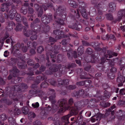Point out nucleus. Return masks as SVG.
Masks as SVG:
<instances>
[{
  "instance_id": "obj_9",
  "label": "nucleus",
  "mask_w": 125,
  "mask_h": 125,
  "mask_svg": "<svg viewBox=\"0 0 125 125\" xmlns=\"http://www.w3.org/2000/svg\"><path fill=\"white\" fill-rule=\"evenodd\" d=\"M68 3L71 6L74 8H76L77 6V3L73 0H69L68 1Z\"/></svg>"
},
{
  "instance_id": "obj_28",
  "label": "nucleus",
  "mask_w": 125,
  "mask_h": 125,
  "mask_svg": "<svg viewBox=\"0 0 125 125\" xmlns=\"http://www.w3.org/2000/svg\"><path fill=\"white\" fill-rule=\"evenodd\" d=\"M77 13L76 17L77 19L76 20V21L77 22H78L79 21H81V19L80 18V16L79 14V12L78 11H77Z\"/></svg>"
},
{
  "instance_id": "obj_1",
  "label": "nucleus",
  "mask_w": 125,
  "mask_h": 125,
  "mask_svg": "<svg viewBox=\"0 0 125 125\" xmlns=\"http://www.w3.org/2000/svg\"><path fill=\"white\" fill-rule=\"evenodd\" d=\"M67 101L65 99H62L60 102L59 105H57L56 104H52V109L53 110H56L58 109L59 106L60 112L62 113L66 110H69L71 111L70 112V114H68L67 115L63 116L62 118V119L63 121L65 122L66 124L69 123V118L73 115H76L78 112L79 109L76 107H70L67 104Z\"/></svg>"
},
{
  "instance_id": "obj_45",
  "label": "nucleus",
  "mask_w": 125,
  "mask_h": 125,
  "mask_svg": "<svg viewBox=\"0 0 125 125\" xmlns=\"http://www.w3.org/2000/svg\"><path fill=\"white\" fill-rule=\"evenodd\" d=\"M120 30L122 31H125V25H123L121 26L120 28Z\"/></svg>"
},
{
  "instance_id": "obj_61",
  "label": "nucleus",
  "mask_w": 125,
  "mask_h": 125,
  "mask_svg": "<svg viewBox=\"0 0 125 125\" xmlns=\"http://www.w3.org/2000/svg\"><path fill=\"white\" fill-rule=\"evenodd\" d=\"M30 61V60H29L27 62L28 64V65H32V62L31 61V63H29V61Z\"/></svg>"
},
{
  "instance_id": "obj_53",
  "label": "nucleus",
  "mask_w": 125,
  "mask_h": 125,
  "mask_svg": "<svg viewBox=\"0 0 125 125\" xmlns=\"http://www.w3.org/2000/svg\"><path fill=\"white\" fill-rule=\"evenodd\" d=\"M30 53L32 54H34L35 53V51L34 49H32L30 51Z\"/></svg>"
},
{
  "instance_id": "obj_46",
  "label": "nucleus",
  "mask_w": 125,
  "mask_h": 125,
  "mask_svg": "<svg viewBox=\"0 0 125 125\" xmlns=\"http://www.w3.org/2000/svg\"><path fill=\"white\" fill-rule=\"evenodd\" d=\"M9 53V52H8V51H6L4 52V55L5 57H7L8 56Z\"/></svg>"
},
{
  "instance_id": "obj_10",
  "label": "nucleus",
  "mask_w": 125,
  "mask_h": 125,
  "mask_svg": "<svg viewBox=\"0 0 125 125\" xmlns=\"http://www.w3.org/2000/svg\"><path fill=\"white\" fill-rule=\"evenodd\" d=\"M13 22L12 21L9 22L8 25L6 27V30L8 31H11L13 29Z\"/></svg>"
},
{
  "instance_id": "obj_21",
  "label": "nucleus",
  "mask_w": 125,
  "mask_h": 125,
  "mask_svg": "<svg viewBox=\"0 0 125 125\" xmlns=\"http://www.w3.org/2000/svg\"><path fill=\"white\" fill-rule=\"evenodd\" d=\"M102 116V114H99L98 116V117H97V118L96 119H95L94 118H93L92 117L91 118V121L92 122H94L95 120H98L99 121L100 120L101 118V116Z\"/></svg>"
},
{
  "instance_id": "obj_47",
  "label": "nucleus",
  "mask_w": 125,
  "mask_h": 125,
  "mask_svg": "<svg viewBox=\"0 0 125 125\" xmlns=\"http://www.w3.org/2000/svg\"><path fill=\"white\" fill-rule=\"evenodd\" d=\"M29 115V116L30 115V116L33 118H34L35 117V114L34 113H30V114Z\"/></svg>"
},
{
  "instance_id": "obj_54",
  "label": "nucleus",
  "mask_w": 125,
  "mask_h": 125,
  "mask_svg": "<svg viewBox=\"0 0 125 125\" xmlns=\"http://www.w3.org/2000/svg\"><path fill=\"white\" fill-rule=\"evenodd\" d=\"M95 50L97 51H99L101 50V48L98 47H96L95 48Z\"/></svg>"
},
{
  "instance_id": "obj_15",
  "label": "nucleus",
  "mask_w": 125,
  "mask_h": 125,
  "mask_svg": "<svg viewBox=\"0 0 125 125\" xmlns=\"http://www.w3.org/2000/svg\"><path fill=\"white\" fill-rule=\"evenodd\" d=\"M54 90L53 89L51 90L50 91L51 93L52 92H53L52 93V96H51L49 97V98L50 100L51 101H52L55 98V92H54Z\"/></svg>"
},
{
  "instance_id": "obj_38",
  "label": "nucleus",
  "mask_w": 125,
  "mask_h": 125,
  "mask_svg": "<svg viewBox=\"0 0 125 125\" xmlns=\"http://www.w3.org/2000/svg\"><path fill=\"white\" fill-rule=\"evenodd\" d=\"M10 42H11V43L13 42L12 40L11 39V37L8 39H7L6 41V42L7 43H10Z\"/></svg>"
},
{
  "instance_id": "obj_62",
  "label": "nucleus",
  "mask_w": 125,
  "mask_h": 125,
  "mask_svg": "<svg viewBox=\"0 0 125 125\" xmlns=\"http://www.w3.org/2000/svg\"><path fill=\"white\" fill-rule=\"evenodd\" d=\"M90 30V28L88 27H86L85 28V30L86 31H89Z\"/></svg>"
},
{
  "instance_id": "obj_50",
  "label": "nucleus",
  "mask_w": 125,
  "mask_h": 125,
  "mask_svg": "<svg viewBox=\"0 0 125 125\" xmlns=\"http://www.w3.org/2000/svg\"><path fill=\"white\" fill-rule=\"evenodd\" d=\"M116 69L115 68H112L110 70V71L112 72H115L116 71Z\"/></svg>"
},
{
  "instance_id": "obj_56",
  "label": "nucleus",
  "mask_w": 125,
  "mask_h": 125,
  "mask_svg": "<svg viewBox=\"0 0 125 125\" xmlns=\"http://www.w3.org/2000/svg\"><path fill=\"white\" fill-rule=\"evenodd\" d=\"M76 63L78 64L79 65H81V62L80 61L76 60Z\"/></svg>"
},
{
  "instance_id": "obj_49",
  "label": "nucleus",
  "mask_w": 125,
  "mask_h": 125,
  "mask_svg": "<svg viewBox=\"0 0 125 125\" xmlns=\"http://www.w3.org/2000/svg\"><path fill=\"white\" fill-rule=\"evenodd\" d=\"M73 103V100L72 98H70L69 101V103L70 105H71Z\"/></svg>"
},
{
  "instance_id": "obj_18",
  "label": "nucleus",
  "mask_w": 125,
  "mask_h": 125,
  "mask_svg": "<svg viewBox=\"0 0 125 125\" xmlns=\"http://www.w3.org/2000/svg\"><path fill=\"white\" fill-rule=\"evenodd\" d=\"M34 12V10L32 8L29 7L27 10V12L28 14H32Z\"/></svg>"
},
{
  "instance_id": "obj_13",
  "label": "nucleus",
  "mask_w": 125,
  "mask_h": 125,
  "mask_svg": "<svg viewBox=\"0 0 125 125\" xmlns=\"http://www.w3.org/2000/svg\"><path fill=\"white\" fill-rule=\"evenodd\" d=\"M105 16L107 19L108 20H112L113 19V17L111 14L107 13L106 14Z\"/></svg>"
},
{
  "instance_id": "obj_19",
  "label": "nucleus",
  "mask_w": 125,
  "mask_h": 125,
  "mask_svg": "<svg viewBox=\"0 0 125 125\" xmlns=\"http://www.w3.org/2000/svg\"><path fill=\"white\" fill-rule=\"evenodd\" d=\"M22 110L24 114L25 115L27 114L28 112V108L26 107H23L22 108Z\"/></svg>"
},
{
  "instance_id": "obj_4",
  "label": "nucleus",
  "mask_w": 125,
  "mask_h": 125,
  "mask_svg": "<svg viewBox=\"0 0 125 125\" xmlns=\"http://www.w3.org/2000/svg\"><path fill=\"white\" fill-rule=\"evenodd\" d=\"M17 11L14 8H12L9 11L8 15L9 18L11 19H13Z\"/></svg>"
},
{
  "instance_id": "obj_44",
  "label": "nucleus",
  "mask_w": 125,
  "mask_h": 125,
  "mask_svg": "<svg viewBox=\"0 0 125 125\" xmlns=\"http://www.w3.org/2000/svg\"><path fill=\"white\" fill-rule=\"evenodd\" d=\"M40 21L39 19L38 18H37L34 20V21L33 22V24H34L37 23H38Z\"/></svg>"
},
{
  "instance_id": "obj_43",
  "label": "nucleus",
  "mask_w": 125,
  "mask_h": 125,
  "mask_svg": "<svg viewBox=\"0 0 125 125\" xmlns=\"http://www.w3.org/2000/svg\"><path fill=\"white\" fill-rule=\"evenodd\" d=\"M1 118L2 120H3L6 119L7 117L4 114H3L1 116Z\"/></svg>"
},
{
  "instance_id": "obj_30",
  "label": "nucleus",
  "mask_w": 125,
  "mask_h": 125,
  "mask_svg": "<svg viewBox=\"0 0 125 125\" xmlns=\"http://www.w3.org/2000/svg\"><path fill=\"white\" fill-rule=\"evenodd\" d=\"M15 113L16 114L18 115L21 113L20 110L18 108H16L14 110Z\"/></svg>"
},
{
  "instance_id": "obj_7",
  "label": "nucleus",
  "mask_w": 125,
  "mask_h": 125,
  "mask_svg": "<svg viewBox=\"0 0 125 125\" xmlns=\"http://www.w3.org/2000/svg\"><path fill=\"white\" fill-rule=\"evenodd\" d=\"M116 6L115 3L113 2L110 3L109 4L108 8L109 11L112 12L115 11V9Z\"/></svg>"
},
{
  "instance_id": "obj_3",
  "label": "nucleus",
  "mask_w": 125,
  "mask_h": 125,
  "mask_svg": "<svg viewBox=\"0 0 125 125\" xmlns=\"http://www.w3.org/2000/svg\"><path fill=\"white\" fill-rule=\"evenodd\" d=\"M25 35L27 37H29L30 36V34H31V36L30 37L31 39L33 40H36L37 39V36L35 35L36 32H25Z\"/></svg>"
},
{
  "instance_id": "obj_31",
  "label": "nucleus",
  "mask_w": 125,
  "mask_h": 125,
  "mask_svg": "<svg viewBox=\"0 0 125 125\" xmlns=\"http://www.w3.org/2000/svg\"><path fill=\"white\" fill-rule=\"evenodd\" d=\"M43 51V49L42 46L39 47L37 50V51L39 53H41Z\"/></svg>"
},
{
  "instance_id": "obj_57",
  "label": "nucleus",
  "mask_w": 125,
  "mask_h": 125,
  "mask_svg": "<svg viewBox=\"0 0 125 125\" xmlns=\"http://www.w3.org/2000/svg\"><path fill=\"white\" fill-rule=\"evenodd\" d=\"M51 83L52 85H54L55 84L56 82L54 81H52L51 82Z\"/></svg>"
},
{
  "instance_id": "obj_20",
  "label": "nucleus",
  "mask_w": 125,
  "mask_h": 125,
  "mask_svg": "<svg viewBox=\"0 0 125 125\" xmlns=\"http://www.w3.org/2000/svg\"><path fill=\"white\" fill-rule=\"evenodd\" d=\"M22 21L24 24L26 28H28V25L27 23V19L24 17H23L22 18Z\"/></svg>"
},
{
  "instance_id": "obj_8",
  "label": "nucleus",
  "mask_w": 125,
  "mask_h": 125,
  "mask_svg": "<svg viewBox=\"0 0 125 125\" xmlns=\"http://www.w3.org/2000/svg\"><path fill=\"white\" fill-rule=\"evenodd\" d=\"M59 17V18H57V17H56V18H54L55 19H56L55 20V21L57 24L59 25H63L64 24L63 20L61 19L60 18H61L62 19L63 18H62V17Z\"/></svg>"
},
{
  "instance_id": "obj_39",
  "label": "nucleus",
  "mask_w": 125,
  "mask_h": 125,
  "mask_svg": "<svg viewBox=\"0 0 125 125\" xmlns=\"http://www.w3.org/2000/svg\"><path fill=\"white\" fill-rule=\"evenodd\" d=\"M82 16L83 17L85 18H87V13L86 12H84L81 13Z\"/></svg>"
},
{
  "instance_id": "obj_35",
  "label": "nucleus",
  "mask_w": 125,
  "mask_h": 125,
  "mask_svg": "<svg viewBox=\"0 0 125 125\" xmlns=\"http://www.w3.org/2000/svg\"><path fill=\"white\" fill-rule=\"evenodd\" d=\"M40 10L39 11V12L38 13V17H41L42 15L43 14V10L42 9L41 7H40Z\"/></svg>"
},
{
  "instance_id": "obj_60",
  "label": "nucleus",
  "mask_w": 125,
  "mask_h": 125,
  "mask_svg": "<svg viewBox=\"0 0 125 125\" xmlns=\"http://www.w3.org/2000/svg\"><path fill=\"white\" fill-rule=\"evenodd\" d=\"M95 18L96 20H99V19H101L102 18V17L100 16H98L96 17Z\"/></svg>"
},
{
  "instance_id": "obj_36",
  "label": "nucleus",
  "mask_w": 125,
  "mask_h": 125,
  "mask_svg": "<svg viewBox=\"0 0 125 125\" xmlns=\"http://www.w3.org/2000/svg\"><path fill=\"white\" fill-rule=\"evenodd\" d=\"M40 10L39 11V12L38 13V17H41L42 15L43 14V10L42 9L41 7H40Z\"/></svg>"
},
{
  "instance_id": "obj_6",
  "label": "nucleus",
  "mask_w": 125,
  "mask_h": 125,
  "mask_svg": "<svg viewBox=\"0 0 125 125\" xmlns=\"http://www.w3.org/2000/svg\"><path fill=\"white\" fill-rule=\"evenodd\" d=\"M107 54L105 56V57L106 58V59L107 60L108 59V58H110L112 57V55L115 56H117V53H113L112 52L110 51H107Z\"/></svg>"
},
{
  "instance_id": "obj_40",
  "label": "nucleus",
  "mask_w": 125,
  "mask_h": 125,
  "mask_svg": "<svg viewBox=\"0 0 125 125\" xmlns=\"http://www.w3.org/2000/svg\"><path fill=\"white\" fill-rule=\"evenodd\" d=\"M87 52L89 54H91L93 52L92 50L90 48H88L87 50Z\"/></svg>"
},
{
  "instance_id": "obj_26",
  "label": "nucleus",
  "mask_w": 125,
  "mask_h": 125,
  "mask_svg": "<svg viewBox=\"0 0 125 125\" xmlns=\"http://www.w3.org/2000/svg\"><path fill=\"white\" fill-rule=\"evenodd\" d=\"M21 19V18L20 14H17L15 17V20L17 21H20Z\"/></svg>"
},
{
  "instance_id": "obj_29",
  "label": "nucleus",
  "mask_w": 125,
  "mask_h": 125,
  "mask_svg": "<svg viewBox=\"0 0 125 125\" xmlns=\"http://www.w3.org/2000/svg\"><path fill=\"white\" fill-rule=\"evenodd\" d=\"M5 21V19L3 16L2 14L0 13V22H3Z\"/></svg>"
},
{
  "instance_id": "obj_11",
  "label": "nucleus",
  "mask_w": 125,
  "mask_h": 125,
  "mask_svg": "<svg viewBox=\"0 0 125 125\" xmlns=\"http://www.w3.org/2000/svg\"><path fill=\"white\" fill-rule=\"evenodd\" d=\"M23 26L22 24L20 23H18L15 28V30L16 31H21L22 29Z\"/></svg>"
},
{
  "instance_id": "obj_55",
  "label": "nucleus",
  "mask_w": 125,
  "mask_h": 125,
  "mask_svg": "<svg viewBox=\"0 0 125 125\" xmlns=\"http://www.w3.org/2000/svg\"><path fill=\"white\" fill-rule=\"evenodd\" d=\"M55 53V54L54 53L53 54L54 55H52V54H52V53L51 54H50V56H51V58H55V57L56 56Z\"/></svg>"
},
{
  "instance_id": "obj_52",
  "label": "nucleus",
  "mask_w": 125,
  "mask_h": 125,
  "mask_svg": "<svg viewBox=\"0 0 125 125\" xmlns=\"http://www.w3.org/2000/svg\"><path fill=\"white\" fill-rule=\"evenodd\" d=\"M76 88V86L75 85H71L70 86V89H75Z\"/></svg>"
},
{
  "instance_id": "obj_2",
  "label": "nucleus",
  "mask_w": 125,
  "mask_h": 125,
  "mask_svg": "<svg viewBox=\"0 0 125 125\" xmlns=\"http://www.w3.org/2000/svg\"><path fill=\"white\" fill-rule=\"evenodd\" d=\"M55 15L54 16V18H59V17H62L63 18H65L66 17V14L64 8L62 6L59 7L56 9Z\"/></svg>"
},
{
  "instance_id": "obj_58",
  "label": "nucleus",
  "mask_w": 125,
  "mask_h": 125,
  "mask_svg": "<svg viewBox=\"0 0 125 125\" xmlns=\"http://www.w3.org/2000/svg\"><path fill=\"white\" fill-rule=\"evenodd\" d=\"M83 45H88L87 42H86L83 41Z\"/></svg>"
},
{
  "instance_id": "obj_24",
  "label": "nucleus",
  "mask_w": 125,
  "mask_h": 125,
  "mask_svg": "<svg viewBox=\"0 0 125 125\" xmlns=\"http://www.w3.org/2000/svg\"><path fill=\"white\" fill-rule=\"evenodd\" d=\"M82 5L83 6H82L79 8V10L81 13L86 11L84 5H83V4H82Z\"/></svg>"
},
{
  "instance_id": "obj_14",
  "label": "nucleus",
  "mask_w": 125,
  "mask_h": 125,
  "mask_svg": "<svg viewBox=\"0 0 125 125\" xmlns=\"http://www.w3.org/2000/svg\"><path fill=\"white\" fill-rule=\"evenodd\" d=\"M70 28H72L73 29H77V28H80L81 26L80 25H78L76 23H75L74 25L72 26H69Z\"/></svg>"
},
{
  "instance_id": "obj_23",
  "label": "nucleus",
  "mask_w": 125,
  "mask_h": 125,
  "mask_svg": "<svg viewBox=\"0 0 125 125\" xmlns=\"http://www.w3.org/2000/svg\"><path fill=\"white\" fill-rule=\"evenodd\" d=\"M42 21L43 23L45 24H47V20H46V16L44 15L42 16L41 18Z\"/></svg>"
},
{
  "instance_id": "obj_64",
  "label": "nucleus",
  "mask_w": 125,
  "mask_h": 125,
  "mask_svg": "<svg viewBox=\"0 0 125 125\" xmlns=\"http://www.w3.org/2000/svg\"><path fill=\"white\" fill-rule=\"evenodd\" d=\"M12 77V75L10 74V75L8 77V78L9 79H11Z\"/></svg>"
},
{
  "instance_id": "obj_59",
  "label": "nucleus",
  "mask_w": 125,
  "mask_h": 125,
  "mask_svg": "<svg viewBox=\"0 0 125 125\" xmlns=\"http://www.w3.org/2000/svg\"><path fill=\"white\" fill-rule=\"evenodd\" d=\"M105 58H102L101 61L102 62H101V64H102L105 61Z\"/></svg>"
},
{
  "instance_id": "obj_22",
  "label": "nucleus",
  "mask_w": 125,
  "mask_h": 125,
  "mask_svg": "<svg viewBox=\"0 0 125 125\" xmlns=\"http://www.w3.org/2000/svg\"><path fill=\"white\" fill-rule=\"evenodd\" d=\"M13 74V76L14 77H16L17 73L19 72V71L17 69L16 67H15L12 71Z\"/></svg>"
},
{
  "instance_id": "obj_34",
  "label": "nucleus",
  "mask_w": 125,
  "mask_h": 125,
  "mask_svg": "<svg viewBox=\"0 0 125 125\" xmlns=\"http://www.w3.org/2000/svg\"><path fill=\"white\" fill-rule=\"evenodd\" d=\"M32 44L33 46L34 47L36 45V42H33L32 44H31L30 42H28L27 43V46L28 47H29V46H31V45Z\"/></svg>"
},
{
  "instance_id": "obj_41",
  "label": "nucleus",
  "mask_w": 125,
  "mask_h": 125,
  "mask_svg": "<svg viewBox=\"0 0 125 125\" xmlns=\"http://www.w3.org/2000/svg\"><path fill=\"white\" fill-rule=\"evenodd\" d=\"M34 7L36 10L38 11L39 8H40L39 5L37 4H35L34 5Z\"/></svg>"
},
{
  "instance_id": "obj_42",
  "label": "nucleus",
  "mask_w": 125,
  "mask_h": 125,
  "mask_svg": "<svg viewBox=\"0 0 125 125\" xmlns=\"http://www.w3.org/2000/svg\"><path fill=\"white\" fill-rule=\"evenodd\" d=\"M9 36L10 35H9V34L8 33L6 32L4 35V37L3 38V39L2 40L3 41L4 40H5L8 37H9Z\"/></svg>"
},
{
  "instance_id": "obj_27",
  "label": "nucleus",
  "mask_w": 125,
  "mask_h": 125,
  "mask_svg": "<svg viewBox=\"0 0 125 125\" xmlns=\"http://www.w3.org/2000/svg\"><path fill=\"white\" fill-rule=\"evenodd\" d=\"M20 47L21 46L20 43H18L15 45L14 48L15 50H18L19 48H20Z\"/></svg>"
},
{
  "instance_id": "obj_37",
  "label": "nucleus",
  "mask_w": 125,
  "mask_h": 125,
  "mask_svg": "<svg viewBox=\"0 0 125 125\" xmlns=\"http://www.w3.org/2000/svg\"><path fill=\"white\" fill-rule=\"evenodd\" d=\"M48 85L47 83L46 82H45L43 83L41 85V87L43 88L46 87Z\"/></svg>"
},
{
  "instance_id": "obj_16",
  "label": "nucleus",
  "mask_w": 125,
  "mask_h": 125,
  "mask_svg": "<svg viewBox=\"0 0 125 125\" xmlns=\"http://www.w3.org/2000/svg\"><path fill=\"white\" fill-rule=\"evenodd\" d=\"M48 7H53V5L52 4H51L49 5H46H46H42V7H41L42 9V8H43L44 10L45 11L47 9Z\"/></svg>"
},
{
  "instance_id": "obj_12",
  "label": "nucleus",
  "mask_w": 125,
  "mask_h": 125,
  "mask_svg": "<svg viewBox=\"0 0 125 125\" xmlns=\"http://www.w3.org/2000/svg\"><path fill=\"white\" fill-rule=\"evenodd\" d=\"M46 20H47V24L52 20L53 17L52 15L50 14L46 15Z\"/></svg>"
},
{
  "instance_id": "obj_32",
  "label": "nucleus",
  "mask_w": 125,
  "mask_h": 125,
  "mask_svg": "<svg viewBox=\"0 0 125 125\" xmlns=\"http://www.w3.org/2000/svg\"><path fill=\"white\" fill-rule=\"evenodd\" d=\"M39 103L37 102L33 103L32 104V106L34 108H36L38 107L39 106Z\"/></svg>"
},
{
  "instance_id": "obj_48",
  "label": "nucleus",
  "mask_w": 125,
  "mask_h": 125,
  "mask_svg": "<svg viewBox=\"0 0 125 125\" xmlns=\"http://www.w3.org/2000/svg\"><path fill=\"white\" fill-rule=\"evenodd\" d=\"M84 82L83 81L79 82L77 83V84L79 85H83L84 84Z\"/></svg>"
},
{
  "instance_id": "obj_5",
  "label": "nucleus",
  "mask_w": 125,
  "mask_h": 125,
  "mask_svg": "<svg viewBox=\"0 0 125 125\" xmlns=\"http://www.w3.org/2000/svg\"><path fill=\"white\" fill-rule=\"evenodd\" d=\"M123 16H125V10H120L118 12V18L116 19V21H120Z\"/></svg>"
},
{
  "instance_id": "obj_33",
  "label": "nucleus",
  "mask_w": 125,
  "mask_h": 125,
  "mask_svg": "<svg viewBox=\"0 0 125 125\" xmlns=\"http://www.w3.org/2000/svg\"><path fill=\"white\" fill-rule=\"evenodd\" d=\"M119 93L121 95H125V88L121 89Z\"/></svg>"
},
{
  "instance_id": "obj_17",
  "label": "nucleus",
  "mask_w": 125,
  "mask_h": 125,
  "mask_svg": "<svg viewBox=\"0 0 125 125\" xmlns=\"http://www.w3.org/2000/svg\"><path fill=\"white\" fill-rule=\"evenodd\" d=\"M22 87V88L24 87L25 88H27V85H26L25 84H21L20 86H19V85H17L15 86V89H17V88H19V90H20V89L21 87Z\"/></svg>"
},
{
  "instance_id": "obj_25",
  "label": "nucleus",
  "mask_w": 125,
  "mask_h": 125,
  "mask_svg": "<svg viewBox=\"0 0 125 125\" xmlns=\"http://www.w3.org/2000/svg\"><path fill=\"white\" fill-rule=\"evenodd\" d=\"M69 81V80H66L64 81H63L62 83H61V81L59 82V84L61 85H63L64 84L65 85L67 84Z\"/></svg>"
},
{
  "instance_id": "obj_51",
  "label": "nucleus",
  "mask_w": 125,
  "mask_h": 125,
  "mask_svg": "<svg viewBox=\"0 0 125 125\" xmlns=\"http://www.w3.org/2000/svg\"><path fill=\"white\" fill-rule=\"evenodd\" d=\"M109 38L113 39L114 40H115V38L114 35L111 34L109 36Z\"/></svg>"
},
{
  "instance_id": "obj_63",
  "label": "nucleus",
  "mask_w": 125,
  "mask_h": 125,
  "mask_svg": "<svg viewBox=\"0 0 125 125\" xmlns=\"http://www.w3.org/2000/svg\"><path fill=\"white\" fill-rule=\"evenodd\" d=\"M45 69V68L44 67H41V71H44Z\"/></svg>"
}]
</instances>
